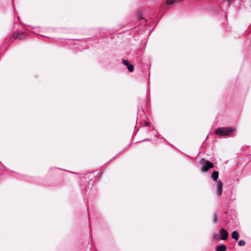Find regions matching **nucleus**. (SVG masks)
I'll list each match as a JSON object with an SVG mask.
<instances>
[{
  "instance_id": "obj_9",
  "label": "nucleus",
  "mask_w": 251,
  "mask_h": 251,
  "mask_svg": "<svg viewBox=\"0 0 251 251\" xmlns=\"http://www.w3.org/2000/svg\"><path fill=\"white\" fill-rule=\"evenodd\" d=\"M177 0H167V3L168 5H171L173 4L175 1H176Z\"/></svg>"
},
{
  "instance_id": "obj_2",
  "label": "nucleus",
  "mask_w": 251,
  "mask_h": 251,
  "mask_svg": "<svg viewBox=\"0 0 251 251\" xmlns=\"http://www.w3.org/2000/svg\"><path fill=\"white\" fill-rule=\"evenodd\" d=\"M213 166H214V165L211 162L207 161L206 162L205 165L203 166L202 167L201 170L203 172H206L208 171V170L209 169L212 168L213 167Z\"/></svg>"
},
{
  "instance_id": "obj_5",
  "label": "nucleus",
  "mask_w": 251,
  "mask_h": 251,
  "mask_svg": "<svg viewBox=\"0 0 251 251\" xmlns=\"http://www.w3.org/2000/svg\"><path fill=\"white\" fill-rule=\"evenodd\" d=\"M221 235L222 240H226L228 236V232L225 229H222L221 230Z\"/></svg>"
},
{
  "instance_id": "obj_1",
  "label": "nucleus",
  "mask_w": 251,
  "mask_h": 251,
  "mask_svg": "<svg viewBox=\"0 0 251 251\" xmlns=\"http://www.w3.org/2000/svg\"><path fill=\"white\" fill-rule=\"evenodd\" d=\"M234 130V129L233 128H219L216 130V133L217 135L225 136L228 135Z\"/></svg>"
},
{
  "instance_id": "obj_10",
  "label": "nucleus",
  "mask_w": 251,
  "mask_h": 251,
  "mask_svg": "<svg viewBox=\"0 0 251 251\" xmlns=\"http://www.w3.org/2000/svg\"><path fill=\"white\" fill-rule=\"evenodd\" d=\"M245 244V242L244 240H240L239 242H238V245L240 246H243Z\"/></svg>"
},
{
  "instance_id": "obj_7",
  "label": "nucleus",
  "mask_w": 251,
  "mask_h": 251,
  "mask_svg": "<svg viewBox=\"0 0 251 251\" xmlns=\"http://www.w3.org/2000/svg\"><path fill=\"white\" fill-rule=\"evenodd\" d=\"M232 238L237 240L239 238V234L236 231H234L232 234Z\"/></svg>"
},
{
  "instance_id": "obj_8",
  "label": "nucleus",
  "mask_w": 251,
  "mask_h": 251,
  "mask_svg": "<svg viewBox=\"0 0 251 251\" xmlns=\"http://www.w3.org/2000/svg\"><path fill=\"white\" fill-rule=\"evenodd\" d=\"M226 250V247L225 245H221L218 247L217 249V251H225Z\"/></svg>"
},
{
  "instance_id": "obj_4",
  "label": "nucleus",
  "mask_w": 251,
  "mask_h": 251,
  "mask_svg": "<svg viewBox=\"0 0 251 251\" xmlns=\"http://www.w3.org/2000/svg\"><path fill=\"white\" fill-rule=\"evenodd\" d=\"M123 64L127 67L128 70L130 72H132L134 71V67L132 65L129 64L127 60H123Z\"/></svg>"
},
{
  "instance_id": "obj_3",
  "label": "nucleus",
  "mask_w": 251,
  "mask_h": 251,
  "mask_svg": "<svg viewBox=\"0 0 251 251\" xmlns=\"http://www.w3.org/2000/svg\"><path fill=\"white\" fill-rule=\"evenodd\" d=\"M223 189V183L221 181H219L217 182L216 186V193L218 196L221 195L222 193Z\"/></svg>"
},
{
  "instance_id": "obj_6",
  "label": "nucleus",
  "mask_w": 251,
  "mask_h": 251,
  "mask_svg": "<svg viewBox=\"0 0 251 251\" xmlns=\"http://www.w3.org/2000/svg\"><path fill=\"white\" fill-rule=\"evenodd\" d=\"M218 176H219L218 172H216V171L213 172V173L212 174V175H211L212 178L215 181L218 179Z\"/></svg>"
},
{
  "instance_id": "obj_11",
  "label": "nucleus",
  "mask_w": 251,
  "mask_h": 251,
  "mask_svg": "<svg viewBox=\"0 0 251 251\" xmlns=\"http://www.w3.org/2000/svg\"><path fill=\"white\" fill-rule=\"evenodd\" d=\"M138 18H139V19H143L142 17H141V16H138Z\"/></svg>"
}]
</instances>
